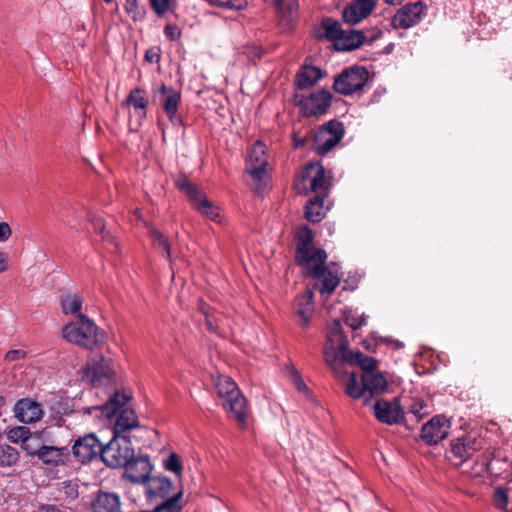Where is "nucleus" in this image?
<instances>
[{
  "instance_id": "f257e3e1",
  "label": "nucleus",
  "mask_w": 512,
  "mask_h": 512,
  "mask_svg": "<svg viewBox=\"0 0 512 512\" xmlns=\"http://www.w3.org/2000/svg\"><path fill=\"white\" fill-rule=\"evenodd\" d=\"M324 358L326 363L335 371L342 364L353 362L362 368L363 373L375 371L376 367V361L372 357L361 352L352 353L348 351V341L343 334L342 324L339 320H333L327 326Z\"/></svg>"
},
{
  "instance_id": "f03ea898",
  "label": "nucleus",
  "mask_w": 512,
  "mask_h": 512,
  "mask_svg": "<svg viewBox=\"0 0 512 512\" xmlns=\"http://www.w3.org/2000/svg\"><path fill=\"white\" fill-rule=\"evenodd\" d=\"M129 397L121 392L114 393L103 406L91 407L92 411H100L101 416L114 419L113 435L127 436V433L139 426V420L133 409L128 406Z\"/></svg>"
},
{
  "instance_id": "7ed1b4c3",
  "label": "nucleus",
  "mask_w": 512,
  "mask_h": 512,
  "mask_svg": "<svg viewBox=\"0 0 512 512\" xmlns=\"http://www.w3.org/2000/svg\"><path fill=\"white\" fill-rule=\"evenodd\" d=\"M62 337L67 342L88 350L99 347L105 341L104 331L84 314H79L63 326Z\"/></svg>"
},
{
  "instance_id": "20e7f679",
  "label": "nucleus",
  "mask_w": 512,
  "mask_h": 512,
  "mask_svg": "<svg viewBox=\"0 0 512 512\" xmlns=\"http://www.w3.org/2000/svg\"><path fill=\"white\" fill-rule=\"evenodd\" d=\"M326 258H298L299 265L308 268L315 280V288L321 295H330L338 287L343 276L336 262H325Z\"/></svg>"
},
{
  "instance_id": "39448f33",
  "label": "nucleus",
  "mask_w": 512,
  "mask_h": 512,
  "mask_svg": "<svg viewBox=\"0 0 512 512\" xmlns=\"http://www.w3.org/2000/svg\"><path fill=\"white\" fill-rule=\"evenodd\" d=\"M215 388L222 406L241 428L246 427L247 404L236 383L226 375H219L215 380Z\"/></svg>"
},
{
  "instance_id": "423d86ee",
  "label": "nucleus",
  "mask_w": 512,
  "mask_h": 512,
  "mask_svg": "<svg viewBox=\"0 0 512 512\" xmlns=\"http://www.w3.org/2000/svg\"><path fill=\"white\" fill-rule=\"evenodd\" d=\"M331 185V180L325 175V169L320 163H308L294 180V189L303 195L311 192L327 193Z\"/></svg>"
},
{
  "instance_id": "0eeeda50",
  "label": "nucleus",
  "mask_w": 512,
  "mask_h": 512,
  "mask_svg": "<svg viewBox=\"0 0 512 512\" xmlns=\"http://www.w3.org/2000/svg\"><path fill=\"white\" fill-rule=\"evenodd\" d=\"M267 166L266 146L262 141H256L248 153L245 171L252 177L253 191L258 196H262L267 189Z\"/></svg>"
},
{
  "instance_id": "6e6552de",
  "label": "nucleus",
  "mask_w": 512,
  "mask_h": 512,
  "mask_svg": "<svg viewBox=\"0 0 512 512\" xmlns=\"http://www.w3.org/2000/svg\"><path fill=\"white\" fill-rule=\"evenodd\" d=\"M147 499L154 505L151 512H156L161 509L162 512H169L170 507H166V503L173 499L177 512H180L181 506L179 499L182 495L181 492H173V484L167 477H152L147 482Z\"/></svg>"
},
{
  "instance_id": "1a4fd4ad",
  "label": "nucleus",
  "mask_w": 512,
  "mask_h": 512,
  "mask_svg": "<svg viewBox=\"0 0 512 512\" xmlns=\"http://www.w3.org/2000/svg\"><path fill=\"white\" fill-rule=\"evenodd\" d=\"M133 457L134 448L128 436L113 435L112 439L103 445L101 459L108 467H124Z\"/></svg>"
},
{
  "instance_id": "9d476101",
  "label": "nucleus",
  "mask_w": 512,
  "mask_h": 512,
  "mask_svg": "<svg viewBox=\"0 0 512 512\" xmlns=\"http://www.w3.org/2000/svg\"><path fill=\"white\" fill-rule=\"evenodd\" d=\"M344 126L337 120H330L317 130L313 137V147L320 155L327 154L343 138Z\"/></svg>"
},
{
  "instance_id": "9b49d317",
  "label": "nucleus",
  "mask_w": 512,
  "mask_h": 512,
  "mask_svg": "<svg viewBox=\"0 0 512 512\" xmlns=\"http://www.w3.org/2000/svg\"><path fill=\"white\" fill-rule=\"evenodd\" d=\"M368 80L364 67L353 66L342 71L334 80V90L341 95H352L363 89Z\"/></svg>"
},
{
  "instance_id": "f8f14e48",
  "label": "nucleus",
  "mask_w": 512,
  "mask_h": 512,
  "mask_svg": "<svg viewBox=\"0 0 512 512\" xmlns=\"http://www.w3.org/2000/svg\"><path fill=\"white\" fill-rule=\"evenodd\" d=\"M332 94L327 90H319L305 97L294 96V104L307 117L324 115L331 106Z\"/></svg>"
},
{
  "instance_id": "ddd939ff",
  "label": "nucleus",
  "mask_w": 512,
  "mask_h": 512,
  "mask_svg": "<svg viewBox=\"0 0 512 512\" xmlns=\"http://www.w3.org/2000/svg\"><path fill=\"white\" fill-rule=\"evenodd\" d=\"M113 375L114 369L111 360L102 356L90 359L83 370V379L93 386L110 383Z\"/></svg>"
},
{
  "instance_id": "4468645a",
  "label": "nucleus",
  "mask_w": 512,
  "mask_h": 512,
  "mask_svg": "<svg viewBox=\"0 0 512 512\" xmlns=\"http://www.w3.org/2000/svg\"><path fill=\"white\" fill-rule=\"evenodd\" d=\"M102 449L103 444L96 435L89 433L75 440L72 446V453L79 462L85 464L98 457L101 458Z\"/></svg>"
},
{
  "instance_id": "2eb2a0df",
  "label": "nucleus",
  "mask_w": 512,
  "mask_h": 512,
  "mask_svg": "<svg viewBox=\"0 0 512 512\" xmlns=\"http://www.w3.org/2000/svg\"><path fill=\"white\" fill-rule=\"evenodd\" d=\"M376 419L384 424L395 425L404 420L405 412L397 398L377 400L373 405Z\"/></svg>"
},
{
  "instance_id": "dca6fc26",
  "label": "nucleus",
  "mask_w": 512,
  "mask_h": 512,
  "mask_svg": "<svg viewBox=\"0 0 512 512\" xmlns=\"http://www.w3.org/2000/svg\"><path fill=\"white\" fill-rule=\"evenodd\" d=\"M152 468V464L147 456H134L124 466V477L135 484L145 483L150 479Z\"/></svg>"
},
{
  "instance_id": "f3484780",
  "label": "nucleus",
  "mask_w": 512,
  "mask_h": 512,
  "mask_svg": "<svg viewBox=\"0 0 512 512\" xmlns=\"http://www.w3.org/2000/svg\"><path fill=\"white\" fill-rule=\"evenodd\" d=\"M15 418L25 424L36 423L44 415L42 405L32 398L19 399L13 408Z\"/></svg>"
},
{
  "instance_id": "a211bd4d",
  "label": "nucleus",
  "mask_w": 512,
  "mask_h": 512,
  "mask_svg": "<svg viewBox=\"0 0 512 512\" xmlns=\"http://www.w3.org/2000/svg\"><path fill=\"white\" fill-rule=\"evenodd\" d=\"M450 423L444 416H435L427 422L421 429L422 439L432 445L437 444L449 433Z\"/></svg>"
},
{
  "instance_id": "6ab92c4d",
  "label": "nucleus",
  "mask_w": 512,
  "mask_h": 512,
  "mask_svg": "<svg viewBox=\"0 0 512 512\" xmlns=\"http://www.w3.org/2000/svg\"><path fill=\"white\" fill-rule=\"evenodd\" d=\"M425 7L421 2L407 4L393 17L392 24L395 28H409L418 23L424 15Z\"/></svg>"
},
{
  "instance_id": "aec40b11",
  "label": "nucleus",
  "mask_w": 512,
  "mask_h": 512,
  "mask_svg": "<svg viewBox=\"0 0 512 512\" xmlns=\"http://www.w3.org/2000/svg\"><path fill=\"white\" fill-rule=\"evenodd\" d=\"M375 5V0H357L343 10V19L347 24H358L370 15Z\"/></svg>"
},
{
  "instance_id": "412c9836",
  "label": "nucleus",
  "mask_w": 512,
  "mask_h": 512,
  "mask_svg": "<svg viewBox=\"0 0 512 512\" xmlns=\"http://www.w3.org/2000/svg\"><path fill=\"white\" fill-rule=\"evenodd\" d=\"M326 193L316 194L304 206V217L312 223L320 222L327 214L330 206L325 203Z\"/></svg>"
},
{
  "instance_id": "4be33fe9",
  "label": "nucleus",
  "mask_w": 512,
  "mask_h": 512,
  "mask_svg": "<svg viewBox=\"0 0 512 512\" xmlns=\"http://www.w3.org/2000/svg\"><path fill=\"white\" fill-rule=\"evenodd\" d=\"M67 456L68 449L65 447L42 445L37 449V457L44 465L59 466L64 464Z\"/></svg>"
},
{
  "instance_id": "5701e85b",
  "label": "nucleus",
  "mask_w": 512,
  "mask_h": 512,
  "mask_svg": "<svg viewBox=\"0 0 512 512\" xmlns=\"http://www.w3.org/2000/svg\"><path fill=\"white\" fill-rule=\"evenodd\" d=\"M365 41V36L359 30H344L340 33L334 47L338 51H351L359 48Z\"/></svg>"
},
{
  "instance_id": "b1692460",
  "label": "nucleus",
  "mask_w": 512,
  "mask_h": 512,
  "mask_svg": "<svg viewBox=\"0 0 512 512\" xmlns=\"http://www.w3.org/2000/svg\"><path fill=\"white\" fill-rule=\"evenodd\" d=\"M324 72L316 66L304 64L295 77V85L300 89L314 86L322 77Z\"/></svg>"
},
{
  "instance_id": "393cba45",
  "label": "nucleus",
  "mask_w": 512,
  "mask_h": 512,
  "mask_svg": "<svg viewBox=\"0 0 512 512\" xmlns=\"http://www.w3.org/2000/svg\"><path fill=\"white\" fill-rule=\"evenodd\" d=\"M479 448L480 443L472 437L457 439L451 443L452 455L461 462L470 458Z\"/></svg>"
},
{
  "instance_id": "a878e982",
  "label": "nucleus",
  "mask_w": 512,
  "mask_h": 512,
  "mask_svg": "<svg viewBox=\"0 0 512 512\" xmlns=\"http://www.w3.org/2000/svg\"><path fill=\"white\" fill-rule=\"evenodd\" d=\"M93 512H120V499L115 493L101 492L92 502Z\"/></svg>"
},
{
  "instance_id": "bb28decb",
  "label": "nucleus",
  "mask_w": 512,
  "mask_h": 512,
  "mask_svg": "<svg viewBox=\"0 0 512 512\" xmlns=\"http://www.w3.org/2000/svg\"><path fill=\"white\" fill-rule=\"evenodd\" d=\"M89 222L93 228L95 234L99 235L106 243V249L108 253H114L113 248L117 247V243L115 241V237L111 234L110 230L106 229V225L101 216L96 214L89 215Z\"/></svg>"
},
{
  "instance_id": "cd10ccee",
  "label": "nucleus",
  "mask_w": 512,
  "mask_h": 512,
  "mask_svg": "<svg viewBox=\"0 0 512 512\" xmlns=\"http://www.w3.org/2000/svg\"><path fill=\"white\" fill-rule=\"evenodd\" d=\"M161 91L166 94L163 101L164 111L173 124H178L180 122V117L177 115L178 105L181 100L180 93L173 89H168L166 86H163Z\"/></svg>"
},
{
  "instance_id": "c85d7f7f",
  "label": "nucleus",
  "mask_w": 512,
  "mask_h": 512,
  "mask_svg": "<svg viewBox=\"0 0 512 512\" xmlns=\"http://www.w3.org/2000/svg\"><path fill=\"white\" fill-rule=\"evenodd\" d=\"M364 391H368L371 395L384 392L387 389V381L385 377L376 371H366L362 375Z\"/></svg>"
},
{
  "instance_id": "c756f323",
  "label": "nucleus",
  "mask_w": 512,
  "mask_h": 512,
  "mask_svg": "<svg viewBox=\"0 0 512 512\" xmlns=\"http://www.w3.org/2000/svg\"><path fill=\"white\" fill-rule=\"evenodd\" d=\"M148 103V97L145 92L139 88L131 90L125 100V104L133 106L140 118L146 117Z\"/></svg>"
},
{
  "instance_id": "7c9ffc66",
  "label": "nucleus",
  "mask_w": 512,
  "mask_h": 512,
  "mask_svg": "<svg viewBox=\"0 0 512 512\" xmlns=\"http://www.w3.org/2000/svg\"><path fill=\"white\" fill-rule=\"evenodd\" d=\"M192 205L207 218L215 222H220V214L218 212V208L215 207L214 204L207 199L204 193L192 201Z\"/></svg>"
},
{
  "instance_id": "2f4dec72",
  "label": "nucleus",
  "mask_w": 512,
  "mask_h": 512,
  "mask_svg": "<svg viewBox=\"0 0 512 512\" xmlns=\"http://www.w3.org/2000/svg\"><path fill=\"white\" fill-rule=\"evenodd\" d=\"M83 301L74 293H66L61 297V307L64 314H73L77 317L81 313Z\"/></svg>"
},
{
  "instance_id": "473e14b6",
  "label": "nucleus",
  "mask_w": 512,
  "mask_h": 512,
  "mask_svg": "<svg viewBox=\"0 0 512 512\" xmlns=\"http://www.w3.org/2000/svg\"><path fill=\"white\" fill-rule=\"evenodd\" d=\"M313 232L307 226H302L296 231V240L298 243V253L302 256H310L311 245L313 242Z\"/></svg>"
},
{
  "instance_id": "72a5a7b5",
  "label": "nucleus",
  "mask_w": 512,
  "mask_h": 512,
  "mask_svg": "<svg viewBox=\"0 0 512 512\" xmlns=\"http://www.w3.org/2000/svg\"><path fill=\"white\" fill-rule=\"evenodd\" d=\"M320 29L322 30V33L319 36L327 38L333 43V45L336 43L340 33H342L341 24L333 18L323 19Z\"/></svg>"
},
{
  "instance_id": "f704fd0d",
  "label": "nucleus",
  "mask_w": 512,
  "mask_h": 512,
  "mask_svg": "<svg viewBox=\"0 0 512 512\" xmlns=\"http://www.w3.org/2000/svg\"><path fill=\"white\" fill-rule=\"evenodd\" d=\"M290 385H292L296 389V391L300 394L302 399L306 401L312 400V394L310 392V389L306 385L305 381L303 380L298 370H296L295 367L292 365H290Z\"/></svg>"
},
{
  "instance_id": "c9c22d12",
  "label": "nucleus",
  "mask_w": 512,
  "mask_h": 512,
  "mask_svg": "<svg viewBox=\"0 0 512 512\" xmlns=\"http://www.w3.org/2000/svg\"><path fill=\"white\" fill-rule=\"evenodd\" d=\"M78 484L75 481H64L58 488L57 498L65 503H71L79 496Z\"/></svg>"
},
{
  "instance_id": "e433bc0d",
  "label": "nucleus",
  "mask_w": 512,
  "mask_h": 512,
  "mask_svg": "<svg viewBox=\"0 0 512 512\" xmlns=\"http://www.w3.org/2000/svg\"><path fill=\"white\" fill-rule=\"evenodd\" d=\"M313 293L307 290L299 301L298 313L301 317L302 326H307L313 312Z\"/></svg>"
},
{
  "instance_id": "4c0bfd02",
  "label": "nucleus",
  "mask_w": 512,
  "mask_h": 512,
  "mask_svg": "<svg viewBox=\"0 0 512 512\" xmlns=\"http://www.w3.org/2000/svg\"><path fill=\"white\" fill-rule=\"evenodd\" d=\"M175 185L190 198L191 202L203 193L185 175H179L175 179Z\"/></svg>"
},
{
  "instance_id": "58836bf2",
  "label": "nucleus",
  "mask_w": 512,
  "mask_h": 512,
  "mask_svg": "<svg viewBox=\"0 0 512 512\" xmlns=\"http://www.w3.org/2000/svg\"><path fill=\"white\" fill-rule=\"evenodd\" d=\"M344 320L349 327L356 330L366 325L367 316L358 309L349 308L344 312Z\"/></svg>"
},
{
  "instance_id": "ea45409f",
  "label": "nucleus",
  "mask_w": 512,
  "mask_h": 512,
  "mask_svg": "<svg viewBox=\"0 0 512 512\" xmlns=\"http://www.w3.org/2000/svg\"><path fill=\"white\" fill-rule=\"evenodd\" d=\"M345 391L347 395L353 399L361 398L365 392L363 388V380L361 379L360 382L355 373H350L345 386Z\"/></svg>"
},
{
  "instance_id": "a19ab883",
  "label": "nucleus",
  "mask_w": 512,
  "mask_h": 512,
  "mask_svg": "<svg viewBox=\"0 0 512 512\" xmlns=\"http://www.w3.org/2000/svg\"><path fill=\"white\" fill-rule=\"evenodd\" d=\"M124 10L135 22L143 21L145 18V9L140 6L138 0H125Z\"/></svg>"
},
{
  "instance_id": "79ce46f5",
  "label": "nucleus",
  "mask_w": 512,
  "mask_h": 512,
  "mask_svg": "<svg viewBox=\"0 0 512 512\" xmlns=\"http://www.w3.org/2000/svg\"><path fill=\"white\" fill-rule=\"evenodd\" d=\"M150 235L154 246L158 248V253L170 255V244L168 239L158 230L151 229Z\"/></svg>"
},
{
  "instance_id": "37998d69",
  "label": "nucleus",
  "mask_w": 512,
  "mask_h": 512,
  "mask_svg": "<svg viewBox=\"0 0 512 512\" xmlns=\"http://www.w3.org/2000/svg\"><path fill=\"white\" fill-rule=\"evenodd\" d=\"M31 436V431L26 426H17L8 432V438L14 443H24Z\"/></svg>"
},
{
  "instance_id": "c03bdc74",
  "label": "nucleus",
  "mask_w": 512,
  "mask_h": 512,
  "mask_svg": "<svg viewBox=\"0 0 512 512\" xmlns=\"http://www.w3.org/2000/svg\"><path fill=\"white\" fill-rule=\"evenodd\" d=\"M408 413L413 415L416 420H420L429 413L428 406L422 399H413L408 406Z\"/></svg>"
},
{
  "instance_id": "a18cd8bd",
  "label": "nucleus",
  "mask_w": 512,
  "mask_h": 512,
  "mask_svg": "<svg viewBox=\"0 0 512 512\" xmlns=\"http://www.w3.org/2000/svg\"><path fill=\"white\" fill-rule=\"evenodd\" d=\"M149 4L157 16H163L176 6L173 0H149Z\"/></svg>"
},
{
  "instance_id": "49530a36",
  "label": "nucleus",
  "mask_w": 512,
  "mask_h": 512,
  "mask_svg": "<svg viewBox=\"0 0 512 512\" xmlns=\"http://www.w3.org/2000/svg\"><path fill=\"white\" fill-rule=\"evenodd\" d=\"M164 468L176 475H180L183 468L180 457L176 453L170 454V456L164 461Z\"/></svg>"
},
{
  "instance_id": "de8ad7c7",
  "label": "nucleus",
  "mask_w": 512,
  "mask_h": 512,
  "mask_svg": "<svg viewBox=\"0 0 512 512\" xmlns=\"http://www.w3.org/2000/svg\"><path fill=\"white\" fill-rule=\"evenodd\" d=\"M495 506L500 509L507 511V506L509 503V496L507 491L504 488H497L494 492L493 496Z\"/></svg>"
},
{
  "instance_id": "09e8293b",
  "label": "nucleus",
  "mask_w": 512,
  "mask_h": 512,
  "mask_svg": "<svg viewBox=\"0 0 512 512\" xmlns=\"http://www.w3.org/2000/svg\"><path fill=\"white\" fill-rule=\"evenodd\" d=\"M164 34L169 40L175 41L181 37V30L175 24H168L164 28Z\"/></svg>"
},
{
  "instance_id": "8fccbe9b",
  "label": "nucleus",
  "mask_w": 512,
  "mask_h": 512,
  "mask_svg": "<svg viewBox=\"0 0 512 512\" xmlns=\"http://www.w3.org/2000/svg\"><path fill=\"white\" fill-rule=\"evenodd\" d=\"M27 355V352L23 349H14L9 350L6 354L4 359L9 362L18 361L21 359H24Z\"/></svg>"
},
{
  "instance_id": "3c124183",
  "label": "nucleus",
  "mask_w": 512,
  "mask_h": 512,
  "mask_svg": "<svg viewBox=\"0 0 512 512\" xmlns=\"http://www.w3.org/2000/svg\"><path fill=\"white\" fill-rule=\"evenodd\" d=\"M2 452L4 459L1 460V464L11 465L17 461V453L14 451V449L7 447L6 451L2 449Z\"/></svg>"
},
{
  "instance_id": "603ef678",
  "label": "nucleus",
  "mask_w": 512,
  "mask_h": 512,
  "mask_svg": "<svg viewBox=\"0 0 512 512\" xmlns=\"http://www.w3.org/2000/svg\"><path fill=\"white\" fill-rule=\"evenodd\" d=\"M37 437L29 436V439L22 443V449L26 451L27 454L37 456V449L33 442L37 441Z\"/></svg>"
},
{
  "instance_id": "864d4df0",
  "label": "nucleus",
  "mask_w": 512,
  "mask_h": 512,
  "mask_svg": "<svg viewBox=\"0 0 512 512\" xmlns=\"http://www.w3.org/2000/svg\"><path fill=\"white\" fill-rule=\"evenodd\" d=\"M276 13L281 17V21L286 20V0H271Z\"/></svg>"
},
{
  "instance_id": "5fc2aeb1",
  "label": "nucleus",
  "mask_w": 512,
  "mask_h": 512,
  "mask_svg": "<svg viewBox=\"0 0 512 512\" xmlns=\"http://www.w3.org/2000/svg\"><path fill=\"white\" fill-rule=\"evenodd\" d=\"M201 311L205 316V322H206L207 329L210 332L216 333L217 328H218L217 323L212 319L211 315H209V313L206 311V309L204 307H201Z\"/></svg>"
},
{
  "instance_id": "6e6d98bb",
  "label": "nucleus",
  "mask_w": 512,
  "mask_h": 512,
  "mask_svg": "<svg viewBox=\"0 0 512 512\" xmlns=\"http://www.w3.org/2000/svg\"><path fill=\"white\" fill-rule=\"evenodd\" d=\"M12 234V230L7 222H0V242H4L9 239Z\"/></svg>"
},
{
  "instance_id": "4d7b16f0",
  "label": "nucleus",
  "mask_w": 512,
  "mask_h": 512,
  "mask_svg": "<svg viewBox=\"0 0 512 512\" xmlns=\"http://www.w3.org/2000/svg\"><path fill=\"white\" fill-rule=\"evenodd\" d=\"M247 5V0H229L228 3L225 4V8L243 10L247 7Z\"/></svg>"
},
{
  "instance_id": "13d9d810",
  "label": "nucleus",
  "mask_w": 512,
  "mask_h": 512,
  "mask_svg": "<svg viewBox=\"0 0 512 512\" xmlns=\"http://www.w3.org/2000/svg\"><path fill=\"white\" fill-rule=\"evenodd\" d=\"M160 58L159 50L157 48H151L145 53V59L150 63H158Z\"/></svg>"
},
{
  "instance_id": "bf43d9fd",
  "label": "nucleus",
  "mask_w": 512,
  "mask_h": 512,
  "mask_svg": "<svg viewBox=\"0 0 512 512\" xmlns=\"http://www.w3.org/2000/svg\"><path fill=\"white\" fill-rule=\"evenodd\" d=\"M39 512H61V510L55 505H42L39 508Z\"/></svg>"
},
{
  "instance_id": "052dcab7",
  "label": "nucleus",
  "mask_w": 512,
  "mask_h": 512,
  "mask_svg": "<svg viewBox=\"0 0 512 512\" xmlns=\"http://www.w3.org/2000/svg\"><path fill=\"white\" fill-rule=\"evenodd\" d=\"M8 268L7 258H0V273L4 272Z\"/></svg>"
},
{
  "instance_id": "680f3d73",
  "label": "nucleus",
  "mask_w": 512,
  "mask_h": 512,
  "mask_svg": "<svg viewBox=\"0 0 512 512\" xmlns=\"http://www.w3.org/2000/svg\"><path fill=\"white\" fill-rule=\"evenodd\" d=\"M166 507H170L169 512H177V507H175L173 499L166 503ZM156 512H162L161 509H158Z\"/></svg>"
},
{
  "instance_id": "e2e57ef3",
  "label": "nucleus",
  "mask_w": 512,
  "mask_h": 512,
  "mask_svg": "<svg viewBox=\"0 0 512 512\" xmlns=\"http://www.w3.org/2000/svg\"><path fill=\"white\" fill-rule=\"evenodd\" d=\"M293 138H294L296 147H300L305 143V139L299 138L296 134H294Z\"/></svg>"
},
{
  "instance_id": "0e129e2a",
  "label": "nucleus",
  "mask_w": 512,
  "mask_h": 512,
  "mask_svg": "<svg viewBox=\"0 0 512 512\" xmlns=\"http://www.w3.org/2000/svg\"><path fill=\"white\" fill-rule=\"evenodd\" d=\"M404 0H385L389 5L397 6L400 5Z\"/></svg>"
},
{
  "instance_id": "69168bd1",
  "label": "nucleus",
  "mask_w": 512,
  "mask_h": 512,
  "mask_svg": "<svg viewBox=\"0 0 512 512\" xmlns=\"http://www.w3.org/2000/svg\"><path fill=\"white\" fill-rule=\"evenodd\" d=\"M5 402H6L5 397L0 395V408L5 405Z\"/></svg>"
},
{
  "instance_id": "338daca9",
  "label": "nucleus",
  "mask_w": 512,
  "mask_h": 512,
  "mask_svg": "<svg viewBox=\"0 0 512 512\" xmlns=\"http://www.w3.org/2000/svg\"><path fill=\"white\" fill-rule=\"evenodd\" d=\"M315 256L321 257V256H325V254L322 250H319Z\"/></svg>"
},
{
  "instance_id": "774afa93",
  "label": "nucleus",
  "mask_w": 512,
  "mask_h": 512,
  "mask_svg": "<svg viewBox=\"0 0 512 512\" xmlns=\"http://www.w3.org/2000/svg\"><path fill=\"white\" fill-rule=\"evenodd\" d=\"M106 3H111L113 0H104Z\"/></svg>"
}]
</instances>
